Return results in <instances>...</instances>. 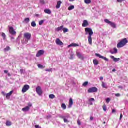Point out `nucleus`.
<instances>
[{
    "mask_svg": "<svg viewBox=\"0 0 128 128\" xmlns=\"http://www.w3.org/2000/svg\"><path fill=\"white\" fill-rule=\"evenodd\" d=\"M95 56L100 58H102V59L103 60L106 61V62H108L109 61V60L108 58H106V57H104V56H102V55H100L98 54H95Z\"/></svg>",
    "mask_w": 128,
    "mask_h": 128,
    "instance_id": "6e6552de",
    "label": "nucleus"
},
{
    "mask_svg": "<svg viewBox=\"0 0 128 128\" xmlns=\"http://www.w3.org/2000/svg\"><path fill=\"white\" fill-rule=\"evenodd\" d=\"M128 43V41L126 38H124L121 40L120 42L118 43L117 45L118 48H122L126 46V44Z\"/></svg>",
    "mask_w": 128,
    "mask_h": 128,
    "instance_id": "f03ea898",
    "label": "nucleus"
},
{
    "mask_svg": "<svg viewBox=\"0 0 128 128\" xmlns=\"http://www.w3.org/2000/svg\"><path fill=\"white\" fill-rule=\"evenodd\" d=\"M30 86L28 85H25L24 87H23L22 90V93H26L27 91H28L30 90Z\"/></svg>",
    "mask_w": 128,
    "mask_h": 128,
    "instance_id": "0eeeda50",
    "label": "nucleus"
},
{
    "mask_svg": "<svg viewBox=\"0 0 128 128\" xmlns=\"http://www.w3.org/2000/svg\"><path fill=\"white\" fill-rule=\"evenodd\" d=\"M35 128H42L40 126L38 125H36Z\"/></svg>",
    "mask_w": 128,
    "mask_h": 128,
    "instance_id": "09e8293b",
    "label": "nucleus"
},
{
    "mask_svg": "<svg viewBox=\"0 0 128 128\" xmlns=\"http://www.w3.org/2000/svg\"><path fill=\"white\" fill-rule=\"evenodd\" d=\"M122 114H120V120H122Z\"/></svg>",
    "mask_w": 128,
    "mask_h": 128,
    "instance_id": "8fccbe9b",
    "label": "nucleus"
},
{
    "mask_svg": "<svg viewBox=\"0 0 128 128\" xmlns=\"http://www.w3.org/2000/svg\"><path fill=\"white\" fill-rule=\"evenodd\" d=\"M100 80H103V77L102 76L100 77Z\"/></svg>",
    "mask_w": 128,
    "mask_h": 128,
    "instance_id": "4d7b16f0",
    "label": "nucleus"
},
{
    "mask_svg": "<svg viewBox=\"0 0 128 128\" xmlns=\"http://www.w3.org/2000/svg\"><path fill=\"white\" fill-rule=\"evenodd\" d=\"M62 118H64V122L65 123L69 122L68 119L64 118V117Z\"/></svg>",
    "mask_w": 128,
    "mask_h": 128,
    "instance_id": "58836bf2",
    "label": "nucleus"
},
{
    "mask_svg": "<svg viewBox=\"0 0 128 128\" xmlns=\"http://www.w3.org/2000/svg\"><path fill=\"white\" fill-rule=\"evenodd\" d=\"M114 52L110 51V52L111 54H118V49H116V48H114Z\"/></svg>",
    "mask_w": 128,
    "mask_h": 128,
    "instance_id": "6ab92c4d",
    "label": "nucleus"
},
{
    "mask_svg": "<svg viewBox=\"0 0 128 128\" xmlns=\"http://www.w3.org/2000/svg\"><path fill=\"white\" fill-rule=\"evenodd\" d=\"M62 108H63L64 110H66V106L65 104H62Z\"/></svg>",
    "mask_w": 128,
    "mask_h": 128,
    "instance_id": "a878e982",
    "label": "nucleus"
},
{
    "mask_svg": "<svg viewBox=\"0 0 128 128\" xmlns=\"http://www.w3.org/2000/svg\"><path fill=\"white\" fill-rule=\"evenodd\" d=\"M2 36L4 38V40H5L6 38V34L4 33H2Z\"/></svg>",
    "mask_w": 128,
    "mask_h": 128,
    "instance_id": "c9c22d12",
    "label": "nucleus"
},
{
    "mask_svg": "<svg viewBox=\"0 0 128 128\" xmlns=\"http://www.w3.org/2000/svg\"><path fill=\"white\" fill-rule=\"evenodd\" d=\"M90 26V24L88 22L87 20H84L83 24H82V27L86 28Z\"/></svg>",
    "mask_w": 128,
    "mask_h": 128,
    "instance_id": "9b49d317",
    "label": "nucleus"
},
{
    "mask_svg": "<svg viewBox=\"0 0 128 128\" xmlns=\"http://www.w3.org/2000/svg\"><path fill=\"white\" fill-rule=\"evenodd\" d=\"M44 20H41V21H40V22H39V25H40V26L42 25L43 24H44Z\"/></svg>",
    "mask_w": 128,
    "mask_h": 128,
    "instance_id": "ea45409f",
    "label": "nucleus"
},
{
    "mask_svg": "<svg viewBox=\"0 0 128 128\" xmlns=\"http://www.w3.org/2000/svg\"><path fill=\"white\" fill-rule=\"evenodd\" d=\"M32 26V27H36V22H32L31 24Z\"/></svg>",
    "mask_w": 128,
    "mask_h": 128,
    "instance_id": "c85d7f7f",
    "label": "nucleus"
},
{
    "mask_svg": "<svg viewBox=\"0 0 128 128\" xmlns=\"http://www.w3.org/2000/svg\"><path fill=\"white\" fill-rule=\"evenodd\" d=\"M9 29H10V34L15 35L16 34V32H15L14 28L10 27Z\"/></svg>",
    "mask_w": 128,
    "mask_h": 128,
    "instance_id": "1a4fd4ad",
    "label": "nucleus"
},
{
    "mask_svg": "<svg viewBox=\"0 0 128 128\" xmlns=\"http://www.w3.org/2000/svg\"><path fill=\"white\" fill-rule=\"evenodd\" d=\"M49 98L50 99H54L56 98V96H54V94H50L49 96Z\"/></svg>",
    "mask_w": 128,
    "mask_h": 128,
    "instance_id": "c756f323",
    "label": "nucleus"
},
{
    "mask_svg": "<svg viewBox=\"0 0 128 128\" xmlns=\"http://www.w3.org/2000/svg\"><path fill=\"white\" fill-rule=\"evenodd\" d=\"M94 101H95V100H94V98H93L89 99V100H88L89 102H94Z\"/></svg>",
    "mask_w": 128,
    "mask_h": 128,
    "instance_id": "a19ab883",
    "label": "nucleus"
},
{
    "mask_svg": "<svg viewBox=\"0 0 128 128\" xmlns=\"http://www.w3.org/2000/svg\"><path fill=\"white\" fill-rule=\"evenodd\" d=\"M14 93V91H11L10 92V93L7 94H6V98L8 100H9L10 96H12V94Z\"/></svg>",
    "mask_w": 128,
    "mask_h": 128,
    "instance_id": "dca6fc26",
    "label": "nucleus"
},
{
    "mask_svg": "<svg viewBox=\"0 0 128 128\" xmlns=\"http://www.w3.org/2000/svg\"><path fill=\"white\" fill-rule=\"evenodd\" d=\"M38 68H42V69H43L45 68L44 66H42V64H38Z\"/></svg>",
    "mask_w": 128,
    "mask_h": 128,
    "instance_id": "72a5a7b5",
    "label": "nucleus"
},
{
    "mask_svg": "<svg viewBox=\"0 0 128 128\" xmlns=\"http://www.w3.org/2000/svg\"><path fill=\"white\" fill-rule=\"evenodd\" d=\"M73 56V55H71V56Z\"/></svg>",
    "mask_w": 128,
    "mask_h": 128,
    "instance_id": "e2e57ef3",
    "label": "nucleus"
},
{
    "mask_svg": "<svg viewBox=\"0 0 128 128\" xmlns=\"http://www.w3.org/2000/svg\"><path fill=\"white\" fill-rule=\"evenodd\" d=\"M30 107H28V106H26V108H23L22 109V110L23 112H28V111L30 110Z\"/></svg>",
    "mask_w": 128,
    "mask_h": 128,
    "instance_id": "aec40b11",
    "label": "nucleus"
},
{
    "mask_svg": "<svg viewBox=\"0 0 128 128\" xmlns=\"http://www.w3.org/2000/svg\"><path fill=\"white\" fill-rule=\"evenodd\" d=\"M110 98H108L106 100V102H107L108 104H109V102H110Z\"/></svg>",
    "mask_w": 128,
    "mask_h": 128,
    "instance_id": "79ce46f5",
    "label": "nucleus"
},
{
    "mask_svg": "<svg viewBox=\"0 0 128 128\" xmlns=\"http://www.w3.org/2000/svg\"><path fill=\"white\" fill-rule=\"evenodd\" d=\"M24 38L28 41L30 40H31L32 34L30 33H26L24 34Z\"/></svg>",
    "mask_w": 128,
    "mask_h": 128,
    "instance_id": "20e7f679",
    "label": "nucleus"
},
{
    "mask_svg": "<svg viewBox=\"0 0 128 128\" xmlns=\"http://www.w3.org/2000/svg\"><path fill=\"white\" fill-rule=\"evenodd\" d=\"M91 3V0H85V4H88Z\"/></svg>",
    "mask_w": 128,
    "mask_h": 128,
    "instance_id": "2f4dec72",
    "label": "nucleus"
},
{
    "mask_svg": "<svg viewBox=\"0 0 128 128\" xmlns=\"http://www.w3.org/2000/svg\"><path fill=\"white\" fill-rule=\"evenodd\" d=\"M93 120H94L93 117H90V120L91 121H92Z\"/></svg>",
    "mask_w": 128,
    "mask_h": 128,
    "instance_id": "864d4df0",
    "label": "nucleus"
},
{
    "mask_svg": "<svg viewBox=\"0 0 128 128\" xmlns=\"http://www.w3.org/2000/svg\"><path fill=\"white\" fill-rule=\"evenodd\" d=\"M104 22H105L106 24H108L109 25H110L111 27H112V28H116V24L114 23L110 22L109 20H104Z\"/></svg>",
    "mask_w": 128,
    "mask_h": 128,
    "instance_id": "7ed1b4c3",
    "label": "nucleus"
},
{
    "mask_svg": "<svg viewBox=\"0 0 128 128\" xmlns=\"http://www.w3.org/2000/svg\"><path fill=\"white\" fill-rule=\"evenodd\" d=\"M98 91V89L96 88H89L88 90V93H96Z\"/></svg>",
    "mask_w": 128,
    "mask_h": 128,
    "instance_id": "39448f33",
    "label": "nucleus"
},
{
    "mask_svg": "<svg viewBox=\"0 0 128 128\" xmlns=\"http://www.w3.org/2000/svg\"><path fill=\"white\" fill-rule=\"evenodd\" d=\"M77 122L79 126H80L81 125V122L80 120H78V121H77Z\"/></svg>",
    "mask_w": 128,
    "mask_h": 128,
    "instance_id": "a18cd8bd",
    "label": "nucleus"
},
{
    "mask_svg": "<svg viewBox=\"0 0 128 128\" xmlns=\"http://www.w3.org/2000/svg\"><path fill=\"white\" fill-rule=\"evenodd\" d=\"M104 124H106V122H104Z\"/></svg>",
    "mask_w": 128,
    "mask_h": 128,
    "instance_id": "680f3d73",
    "label": "nucleus"
},
{
    "mask_svg": "<svg viewBox=\"0 0 128 128\" xmlns=\"http://www.w3.org/2000/svg\"><path fill=\"white\" fill-rule=\"evenodd\" d=\"M56 44L57 45H58L60 46H64V43L59 38H56Z\"/></svg>",
    "mask_w": 128,
    "mask_h": 128,
    "instance_id": "f8f14e48",
    "label": "nucleus"
},
{
    "mask_svg": "<svg viewBox=\"0 0 128 128\" xmlns=\"http://www.w3.org/2000/svg\"><path fill=\"white\" fill-rule=\"evenodd\" d=\"M90 105L91 106L93 105V104L92 103H90Z\"/></svg>",
    "mask_w": 128,
    "mask_h": 128,
    "instance_id": "052dcab7",
    "label": "nucleus"
},
{
    "mask_svg": "<svg viewBox=\"0 0 128 128\" xmlns=\"http://www.w3.org/2000/svg\"><path fill=\"white\" fill-rule=\"evenodd\" d=\"M93 62H94V65H95V66H98V62L97 60H93Z\"/></svg>",
    "mask_w": 128,
    "mask_h": 128,
    "instance_id": "b1692460",
    "label": "nucleus"
},
{
    "mask_svg": "<svg viewBox=\"0 0 128 128\" xmlns=\"http://www.w3.org/2000/svg\"><path fill=\"white\" fill-rule=\"evenodd\" d=\"M74 9V6H70L69 8H68V10L70 11L73 10Z\"/></svg>",
    "mask_w": 128,
    "mask_h": 128,
    "instance_id": "cd10ccee",
    "label": "nucleus"
},
{
    "mask_svg": "<svg viewBox=\"0 0 128 128\" xmlns=\"http://www.w3.org/2000/svg\"><path fill=\"white\" fill-rule=\"evenodd\" d=\"M46 72H52V68H50V69H46Z\"/></svg>",
    "mask_w": 128,
    "mask_h": 128,
    "instance_id": "4c0bfd02",
    "label": "nucleus"
},
{
    "mask_svg": "<svg viewBox=\"0 0 128 128\" xmlns=\"http://www.w3.org/2000/svg\"><path fill=\"white\" fill-rule=\"evenodd\" d=\"M116 71V69L114 68V69H113V70H112V72H115Z\"/></svg>",
    "mask_w": 128,
    "mask_h": 128,
    "instance_id": "bf43d9fd",
    "label": "nucleus"
},
{
    "mask_svg": "<svg viewBox=\"0 0 128 128\" xmlns=\"http://www.w3.org/2000/svg\"><path fill=\"white\" fill-rule=\"evenodd\" d=\"M63 31L64 33L68 32V30L66 28H63Z\"/></svg>",
    "mask_w": 128,
    "mask_h": 128,
    "instance_id": "f704fd0d",
    "label": "nucleus"
},
{
    "mask_svg": "<svg viewBox=\"0 0 128 128\" xmlns=\"http://www.w3.org/2000/svg\"><path fill=\"white\" fill-rule=\"evenodd\" d=\"M44 51L43 50H41L38 51L36 56L37 58H39L42 56L44 55Z\"/></svg>",
    "mask_w": 128,
    "mask_h": 128,
    "instance_id": "9d476101",
    "label": "nucleus"
},
{
    "mask_svg": "<svg viewBox=\"0 0 128 128\" xmlns=\"http://www.w3.org/2000/svg\"><path fill=\"white\" fill-rule=\"evenodd\" d=\"M85 32L86 35H89L88 37V43L89 44L92 46V36L94 34L92 30L90 28H87L85 29Z\"/></svg>",
    "mask_w": 128,
    "mask_h": 128,
    "instance_id": "f257e3e1",
    "label": "nucleus"
},
{
    "mask_svg": "<svg viewBox=\"0 0 128 128\" xmlns=\"http://www.w3.org/2000/svg\"><path fill=\"white\" fill-rule=\"evenodd\" d=\"M118 88L120 89H122V86H118Z\"/></svg>",
    "mask_w": 128,
    "mask_h": 128,
    "instance_id": "5fc2aeb1",
    "label": "nucleus"
},
{
    "mask_svg": "<svg viewBox=\"0 0 128 128\" xmlns=\"http://www.w3.org/2000/svg\"><path fill=\"white\" fill-rule=\"evenodd\" d=\"M118 3H122V2L125 1V0H117Z\"/></svg>",
    "mask_w": 128,
    "mask_h": 128,
    "instance_id": "c03bdc74",
    "label": "nucleus"
},
{
    "mask_svg": "<svg viewBox=\"0 0 128 128\" xmlns=\"http://www.w3.org/2000/svg\"><path fill=\"white\" fill-rule=\"evenodd\" d=\"M115 96H116V97H120V94H116Z\"/></svg>",
    "mask_w": 128,
    "mask_h": 128,
    "instance_id": "37998d69",
    "label": "nucleus"
},
{
    "mask_svg": "<svg viewBox=\"0 0 128 128\" xmlns=\"http://www.w3.org/2000/svg\"><path fill=\"white\" fill-rule=\"evenodd\" d=\"M73 104H74L73 99L72 98L70 99V101L68 103V108H70L72 106Z\"/></svg>",
    "mask_w": 128,
    "mask_h": 128,
    "instance_id": "4468645a",
    "label": "nucleus"
},
{
    "mask_svg": "<svg viewBox=\"0 0 128 128\" xmlns=\"http://www.w3.org/2000/svg\"><path fill=\"white\" fill-rule=\"evenodd\" d=\"M102 108H103V110H104V112H106L107 110V108H106V106L104 104L102 106Z\"/></svg>",
    "mask_w": 128,
    "mask_h": 128,
    "instance_id": "7c9ffc66",
    "label": "nucleus"
},
{
    "mask_svg": "<svg viewBox=\"0 0 128 128\" xmlns=\"http://www.w3.org/2000/svg\"><path fill=\"white\" fill-rule=\"evenodd\" d=\"M20 72L21 74H24V69H20Z\"/></svg>",
    "mask_w": 128,
    "mask_h": 128,
    "instance_id": "49530a36",
    "label": "nucleus"
},
{
    "mask_svg": "<svg viewBox=\"0 0 128 128\" xmlns=\"http://www.w3.org/2000/svg\"><path fill=\"white\" fill-rule=\"evenodd\" d=\"M30 20L29 18H26L24 20V22H26V24H28L30 22Z\"/></svg>",
    "mask_w": 128,
    "mask_h": 128,
    "instance_id": "473e14b6",
    "label": "nucleus"
},
{
    "mask_svg": "<svg viewBox=\"0 0 128 128\" xmlns=\"http://www.w3.org/2000/svg\"><path fill=\"white\" fill-rule=\"evenodd\" d=\"M9 50H10V46H7L4 49V51H5V52H8Z\"/></svg>",
    "mask_w": 128,
    "mask_h": 128,
    "instance_id": "393cba45",
    "label": "nucleus"
},
{
    "mask_svg": "<svg viewBox=\"0 0 128 128\" xmlns=\"http://www.w3.org/2000/svg\"><path fill=\"white\" fill-rule=\"evenodd\" d=\"M36 92L38 95L40 96H41L42 94H43V91L42 90V88L40 86H38L36 89Z\"/></svg>",
    "mask_w": 128,
    "mask_h": 128,
    "instance_id": "423d86ee",
    "label": "nucleus"
},
{
    "mask_svg": "<svg viewBox=\"0 0 128 128\" xmlns=\"http://www.w3.org/2000/svg\"><path fill=\"white\" fill-rule=\"evenodd\" d=\"M110 58L113 60L114 62H118L120 60V58H115L114 56H110Z\"/></svg>",
    "mask_w": 128,
    "mask_h": 128,
    "instance_id": "a211bd4d",
    "label": "nucleus"
},
{
    "mask_svg": "<svg viewBox=\"0 0 128 128\" xmlns=\"http://www.w3.org/2000/svg\"><path fill=\"white\" fill-rule=\"evenodd\" d=\"M64 26H60V28H58L56 29V31H57L58 32H59L60 31H61L62 30H63Z\"/></svg>",
    "mask_w": 128,
    "mask_h": 128,
    "instance_id": "412c9836",
    "label": "nucleus"
},
{
    "mask_svg": "<svg viewBox=\"0 0 128 128\" xmlns=\"http://www.w3.org/2000/svg\"><path fill=\"white\" fill-rule=\"evenodd\" d=\"M78 46H80V45H78V44H72L70 45H69L68 46V48H70L71 47H78Z\"/></svg>",
    "mask_w": 128,
    "mask_h": 128,
    "instance_id": "f3484780",
    "label": "nucleus"
},
{
    "mask_svg": "<svg viewBox=\"0 0 128 128\" xmlns=\"http://www.w3.org/2000/svg\"><path fill=\"white\" fill-rule=\"evenodd\" d=\"M32 106V104L31 103H29V104H28V106H28L29 108H30Z\"/></svg>",
    "mask_w": 128,
    "mask_h": 128,
    "instance_id": "de8ad7c7",
    "label": "nucleus"
},
{
    "mask_svg": "<svg viewBox=\"0 0 128 128\" xmlns=\"http://www.w3.org/2000/svg\"><path fill=\"white\" fill-rule=\"evenodd\" d=\"M44 12L45 14H52V12L50 10H44Z\"/></svg>",
    "mask_w": 128,
    "mask_h": 128,
    "instance_id": "4be33fe9",
    "label": "nucleus"
},
{
    "mask_svg": "<svg viewBox=\"0 0 128 128\" xmlns=\"http://www.w3.org/2000/svg\"><path fill=\"white\" fill-rule=\"evenodd\" d=\"M62 4V2L61 1H59V2H57L56 8L58 9V10L60 9V6H61V4Z\"/></svg>",
    "mask_w": 128,
    "mask_h": 128,
    "instance_id": "2eb2a0df",
    "label": "nucleus"
},
{
    "mask_svg": "<svg viewBox=\"0 0 128 128\" xmlns=\"http://www.w3.org/2000/svg\"><path fill=\"white\" fill-rule=\"evenodd\" d=\"M102 86L104 88L108 89V87L106 86L105 83L104 82L102 83Z\"/></svg>",
    "mask_w": 128,
    "mask_h": 128,
    "instance_id": "bb28decb",
    "label": "nucleus"
},
{
    "mask_svg": "<svg viewBox=\"0 0 128 128\" xmlns=\"http://www.w3.org/2000/svg\"><path fill=\"white\" fill-rule=\"evenodd\" d=\"M4 74H8V71L7 70H4Z\"/></svg>",
    "mask_w": 128,
    "mask_h": 128,
    "instance_id": "3c124183",
    "label": "nucleus"
},
{
    "mask_svg": "<svg viewBox=\"0 0 128 128\" xmlns=\"http://www.w3.org/2000/svg\"><path fill=\"white\" fill-rule=\"evenodd\" d=\"M12 125V122H10V121H7V122H6V126H10Z\"/></svg>",
    "mask_w": 128,
    "mask_h": 128,
    "instance_id": "5701e85b",
    "label": "nucleus"
},
{
    "mask_svg": "<svg viewBox=\"0 0 128 128\" xmlns=\"http://www.w3.org/2000/svg\"><path fill=\"white\" fill-rule=\"evenodd\" d=\"M41 3L42 4H44V0L41 1Z\"/></svg>",
    "mask_w": 128,
    "mask_h": 128,
    "instance_id": "13d9d810",
    "label": "nucleus"
},
{
    "mask_svg": "<svg viewBox=\"0 0 128 128\" xmlns=\"http://www.w3.org/2000/svg\"><path fill=\"white\" fill-rule=\"evenodd\" d=\"M88 84V82H85L83 84V86L86 87Z\"/></svg>",
    "mask_w": 128,
    "mask_h": 128,
    "instance_id": "e433bc0d",
    "label": "nucleus"
},
{
    "mask_svg": "<svg viewBox=\"0 0 128 128\" xmlns=\"http://www.w3.org/2000/svg\"><path fill=\"white\" fill-rule=\"evenodd\" d=\"M114 112H116V110L113 109L112 111V114H114Z\"/></svg>",
    "mask_w": 128,
    "mask_h": 128,
    "instance_id": "603ef678",
    "label": "nucleus"
},
{
    "mask_svg": "<svg viewBox=\"0 0 128 128\" xmlns=\"http://www.w3.org/2000/svg\"><path fill=\"white\" fill-rule=\"evenodd\" d=\"M76 0H69L70 2H74Z\"/></svg>",
    "mask_w": 128,
    "mask_h": 128,
    "instance_id": "6e6d98bb",
    "label": "nucleus"
},
{
    "mask_svg": "<svg viewBox=\"0 0 128 128\" xmlns=\"http://www.w3.org/2000/svg\"><path fill=\"white\" fill-rule=\"evenodd\" d=\"M76 56L80 60H84V56L80 54V52H77L76 53Z\"/></svg>",
    "mask_w": 128,
    "mask_h": 128,
    "instance_id": "ddd939ff",
    "label": "nucleus"
}]
</instances>
